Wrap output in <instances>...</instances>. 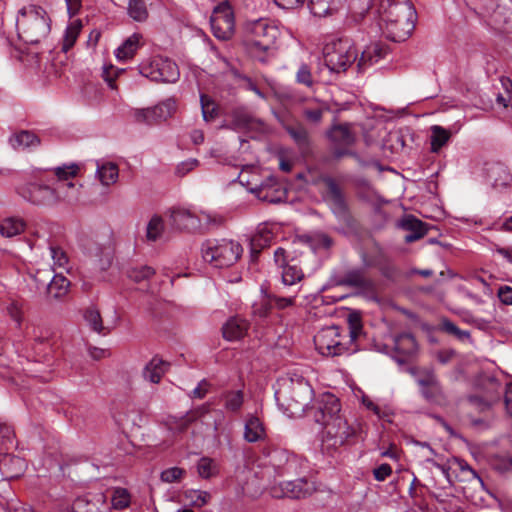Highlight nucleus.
Returning a JSON list of instances; mask_svg holds the SVG:
<instances>
[{"instance_id": "1", "label": "nucleus", "mask_w": 512, "mask_h": 512, "mask_svg": "<svg viewBox=\"0 0 512 512\" xmlns=\"http://www.w3.org/2000/svg\"><path fill=\"white\" fill-rule=\"evenodd\" d=\"M416 10L408 0H382L377 9V23L386 38L405 41L415 28Z\"/></svg>"}, {"instance_id": "2", "label": "nucleus", "mask_w": 512, "mask_h": 512, "mask_svg": "<svg viewBox=\"0 0 512 512\" xmlns=\"http://www.w3.org/2000/svg\"><path fill=\"white\" fill-rule=\"evenodd\" d=\"M361 333L360 317L357 314H350L348 328L341 329L335 325L324 327L314 336V344L323 356L350 354L357 350L355 341Z\"/></svg>"}, {"instance_id": "3", "label": "nucleus", "mask_w": 512, "mask_h": 512, "mask_svg": "<svg viewBox=\"0 0 512 512\" xmlns=\"http://www.w3.org/2000/svg\"><path fill=\"white\" fill-rule=\"evenodd\" d=\"M274 396L279 408L287 416L297 418L308 410L313 389L302 375L289 373L277 380Z\"/></svg>"}, {"instance_id": "4", "label": "nucleus", "mask_w": 512, "mask_h": 512, "mask_svg": "<svg viewBox=\"0 0 512 512\" xmlns=\"http://www.w3.org/2000/svg\"><path fill=\"white\" fill-rule=\"evenodd\" d=\"M18 36L28 44H37L51 30V19L44 8L29 4L21 8L16 19Z\"/></svg>"}, {"instance_id": "5", "label": "nucleus", "mask_w": 512, "mask_h": 512, "mask_svg": "<svg viewBox=\"0 0 512 512\" xmlns=\"http://www.w3.org/2000/svg\"><path fill=\"white\" fill-rule=\"evenodd\" d=\"M245 45L249 54L259 61L265 60V55L274 48L280 37L279 26L269 19H258L246 26Z\"/></svg>"}, {"instance_id": "6", "label": "nucleus", "mask_w": 512, "mask_h": 512, "mask_svg": "<svg viewBox=\"0 0 512 512\" xmlns=\"http://www.w3.org/2000/svg\"><path fill=\"white\" fill-rule=\"evenodd\" d=\"M243 253L241 244L230 239H209L201 247L202 258L215 268L234 265Z\"/></svg>"}, {"instance_id": "7", "label": "nucleus", "mask_w": 512, "mask_h": 512, "mask_svg": "<svg viewBox=\"0 0 512 512\" xmlns=\"http://www.w3.org/2000/svg\"><path fill=\"white\" fill-rule=\"evenodd\" d=\"M170 225L177 230L198 231L217 226L222 218L213 212L193 211L184 207H173L168 211Z\"/></svg>"}, {"instance_id": "8", "label": "nucleus", "mask_w": 512, "mask_h": 512, "mask_svg": "<svg viewBox=\"0 0 512 512\" xmlns=\"http://www.w3.org/2000/svg\"><path fill=\"white\" fill-rule=\"evenodd\" d=\"M324 62L332 72H343L357 60L358 52L350 39H339L324 48Z\"/></svg>"}, {"instance_id": "9", "label": "nucleus", "mask_w": 512, "mask_h": 512, "mask_svg": "<svg viewBox=\"0 0 512 512\" xmlns=\"http://www.w3.org/2000/svg\"><path fill=\"white\" fill-rule=\"evenodd\" d=\"M138 68L142 76L155 82L174 83L180 76L177 64L162 56H154L143 60Z\"/></svg>"}, {"instance_id": "10", "label": "nucleus", "mask_w": 512, "mask_h": 512, "mask_svg": "<svg viewBox=\"0 0 512 512\" xmlns=\"http://www.w3.org/2000/svg\"><path fill=\"white\" fill-rule=\"evenodd\" d=\"M79 170L78 165L70 164L58 166L53 169L57 177L55 187L56 204L64 202L67 204H75L80 199V188L72 181Z\"/></svg>"}, {"instance_id": "11", "label": "nucleus", "mask_w": 512, "mask_h": 512, "mask_svg": "<svg viewBox=\"0 0 512 512\" xmlns=\"http://www.w3.org/2000/svg\"><path fill=\"white\" fill-rule=\"evenodd\" d=\"M358 425L352 422L344 416H340L326 422L323 426L322 442L328 448L336 449L346 443L351 438H354L358 432Z\"/></svg>"}, {"instance_id": "12", "label": "nucleus", "mask_w": 512, "mask_h": 512, "mask_svg": "<svg viewBox=\"0 0 512 512\" xmlns=\"http://www.w3.org/2000/svg\"><path fill=\"white\" fill-rule=\"evenodd\" d=\"M210 24L213 35L220 40H227L233 35L234 15L226 2H222L214 8Z\"/></svg>"}, {"instance_id": "13", "label": "nucleus", "mask_w": 512, "mask_h": 512, "mask_svg": "<svg viewBox=\"0 0 512 512\" xmlns=\"http://www.w3.org/2000/svg\"><path fill=\"white\" fill-rule=\"evenodd\" d=\"M315 491L313 482L300 478L293 481H284L273 486L270 493L275 498H292L300 499L311 495Z\"/></svg>"}, {"instance_id": "14", "label": "nucleus", "mask_w": 512, "mask_h": 512, "mask_svg": "<svg viewBox=\"0 0 512 512\" xmlns=\"http://www.w3.org/2000/svg\"><path fill=\"white\" fill-rule=\"evenodd\" d=\"M476 385L483 392V395L481 397L471 396L470 401L472 403L483 405L482 409H484L499 400L501 384L495 377L483 374L477 379Z\"/></svg>"}, {"instance_id": "15", "label": "nucleus", "mask_w": 512, "mask_h": 512, "mask_svg": "<svg viewBox=\"0 0 512 512\" xmlns=\"http://www.w3.org/2000/svg\"><path fill=\"white\" fill-rule=\"evenodd\" d=\"M18 193L25 200L37 205H55V187L28 183L18 188Z\"/></svg>"}, {"instance_id": "16", "label": "nucleus", "mask_w": 512, "mask_h": 512, "mask_svg": "<svg viewBox=\"0 0 512 512\" xmlns=\"http://www.w3.org/2000/svg\"><path fill=\"white\" fill-rule=\"evenodd\" d=\"M269 465L277 476L293 475L298 472V458L284 449H273L268 454Z\"/></svg>"}, {"instance_id": "17", "label": "nucleus", "mask_w": 512, "mask_h": 512, "mask_svg": "<svg viewBox=\"0 0 512 512\" xmlns=\"http://www.w3.org/2000/svg\"><path fill=\"white\" fill-rule=\"evenodd\" d=\"M415 381L419 386L422 396L427 401L441 404L445 400L441 385L433 372H422L416 375Z\"/></svg>"}, {"instance_id": "18", "label": "nucleus", "mask_w": 512, "mask_h": 512, "mask_svg": "<svg viewBox=\"0 0 512 512\" xmlns=\"http://www.w3.org/2000/svg\"><path fill=\"white\" fill-rule=\"evenodd\" d=\"M71 509L72 512H108L110 508L106 495L98 491L77 497L73 501Z\"/></svg>"}, {"instance_id": "19", "label": "nucleus", "mask_w": 512, "mask_h": 512, "mask_svg": "<svg viewBox=\"0 0 512 512\" xmlns=\"http://www.w3.org/2000/svg\"><path fill=\"white\" fill-rule=\"evenodd\" d=\"M342 415L338 398L329 393L323 394L318 401L317 412L314 415L315 421L325 426L326 422Z\"/></svg>"}, {"instance_id": "20", "label": "nucleus", "mask_w": 512, "mask_h": 512, "mask_svg": "<svg viewBox=\"0 0 512 512\" xmlns=\"http://www.w3.org/2000/svg\"><path fill=\"white\" fill-rule=\"evenodd\" d=\"M260 200L269 203H278L286 198V192L276 182L274 177H269L259 185L250 188Z\"/></svg>"}, {"instance_id": "21", "label": "nucleus", "mask_w": 512, "mask_h": 512, "mask_svg": "<svg viewBox=\"0 0 512 512\" xmlns=\"http://www.w3.org/2000/svg\"><path fill=\"white\" fill-rule=\"evenodd\" d=\"M325 184L327 187L325 194L326 201L335 215L338 217L343 216L346 211V204L340 189L332 179H326Z\"/></svg>"}, {"instance_id": "22", "label": "nucleus", "mask_w": 512, "mask_h": 512, "mask_svg": "<svg viewBox=\"0 0 512 512\" xmlns=\"http://www.w3.org/2000/svg\"><path fill=\"white\" fill-rule=\"evenodd\" d=\"M487 181L496 189L507 187L512 181L508 169L500 163H494L486 168Z\"/></svg>"}, {"instance_id": "23", "label": "nucleus", "mask_w": 512, "mask_h": 512, "mask_svg": "<svg viewBox=\"0 0 512 512\" xmlns=\"http://www.w3.org/2000/svg\"><path fill=\"white\" fill-rule=\"evenodd\" d=\"M249 328V323L240 317H231L222 327L223 336L229 341L243 338Z\"/></svg>"}, {"instance_id": "24", "label": "nucleus", "mask_w": 512, "mask_h": 512, "mask_svg": "<svg viewBox=\"0 0 512 512\" xmlns=\"http://www.w3.org/2000/svg\"><path fill=\"white\" fill-rule=\"evenodd\" d=\"M387 49L380 43H372L368 45L361 53L357 66L359 70H364L368 66L377 63L380 59L384 58Z\"/></svg>"}, {"instance_id": "25", "label": "nucleus", "mask_w": 512, "mask_h": 512, "mask_svg": "<svg viewBox=\"0 0 512 512\" xmlns=\"http://www.w3.org/2000/svg\"><path fill=\"white\" fill-rule=\"evenodd\" d=\"M142 36L138 33H134L129 36L114 52L116 59L119 62H126L132 59L136 51L141 46Z\"/></svg>"}, {"instance_id": "26", "label": "nucleus", "mask_w": 512, "mask_h": 512, "mask_svg": "<svg viewBox=\"0 0 512 512\" xmlns=\"http://www.w3.org/2000/svg\"><path fill=\"white\" fill-rule=\"evenodd\" d=\"M96 176L103 186L113 185L119 178V168L114 162L97 161Z\"/></svg>"}, {"instance_id": "27", "label": "nucleus", "mask_w": 512, "mask_h": 512, "mask_svg": "<svg viewBox=\"0 0 512 512\" xmlns=\"http://www.w3.org/2000/svg\"><path fill=\"white\" fill-rule=\"evenodd\" d=\"M9 144L15 150H30L40 145V139L38 136L29 131H20L14 133L9 138Z\"/></svg>"}, {"instance_id": "28", "label": "nucleus", "mask_w": 512, "mask_h": 512, "mask_svg": "<svg viewBox=\"0 0 512 512\" xmlns=\"http://www.w3.org/2000/svg\"><path fill=\"white\" fill-rule=\"evenodd\" d=\"M265 428L262 421L255 415L249 414L244 425V439L254 443L264 439Z\"/></svg>"}, {"instance_id": "29", "label": "nucleus", "mask_w": 512, "mask_h": 512, "mask_svg": "<svg viewBox=\"0 0 512 512\" xmlns=\"http://www.w3.org/2000/svg\"><path fill=\"white\" fill-rule=\"evenodd\" d=\"M168 368L169 363L163 361L161 358L154 357L144 367L143 377L145 380L157 384L167 372Z\"/></svg>"}, {"instance_id": "30", "label": "nucleus", "mask_w": 512, "mask_h": 512, "mask_svg": "<svg viewBox=\"0 0 512 512\" xmlns=\"http://www.w3.org/2000/svg\"><path fill=\"white\" fill-rule=\"evenodd\" d=\"M273 234L267 226H259L257 232L250 241L251 257L255 259L262 249L269 246L272 242Z\"/></svg>"}, {"instance_id": "31", "label": "nucleus", "mask_w": 512, "mask_h": 512, "mask_svg": "<svg viewBox=\"0 0 512 512\" xmlns=\"http://www.w3.org/2000/svg\"><path fill=\"white\" fill-rule=\"evenodd\" d=\"M401 227L409 231V233L404 237L405 242L407 243L419 240L427 233V229L424 224L412 216L404 218L401 222Z\"/></svg>"}, {"instance_id": "32", "label": "nucleus", "mask_w": 512, "mask_h": 512, "mask_svg": "<svg viewBox=\"0 0 512 512\" xmlns=\"http://www.w3.org/2000/svg\"><path fill=\"white\" fill-rule=\"evenodd\" d=\"M210 494L206 491L187 489L178 496V501L183 503L184 506L203 507L207 504Z\"/></svg>"}, {"instance_id": "33", "label": "nucleus", "mask_w": 512, "mask_h": 512, "mask_svg": "<svg viewBox=\"0 0 512 512\" xmlns=\"http://www.w3.org/2000/svg\"><path fill=\"white\" fill-rule=\"evenodd\" d=\"M327 135L334 144L339 146H350L355 141V136L348 125H335Z\"/></svg>"}, {"instance_id": "34", "label": "nucleus", "mask_w": 512, "mask_h": 512, "mask_svg": "<svg viewBox=\"0 0 512 512\" xmlns=\"http://www.w3.org/2000/svg\"><path fill=\"white\" fill-rule=\"evenodd\" d=\"M394 350L403 357L413 355L417 350L415 338L409 333H402L393 338Z\"/></svg>"}, {"instance_id": "35", "label": "nucleus", "mask_w": 512, "mask_h": 512, "mask_svg": "<svg viewBox=\"0 0 512 512\" xmlns=\"http://www.w3.org/2000/svg\"><path fill=\"white\" fill-rule=\"evenodd\" d=\"M86 324L96 333L107 335L113 326L104 325L100 312L96 308H88L84 313Z\"/></svg>"}, {"instance_id": "36", "label": "nucleus", "mask_w": 512, "mask_h": 512, "mask_svg": "<svg viewBox=\"0 0 512 512\" xmlns=\"http://www.w3.org/2000/svg\"><path fill=\"white\" fill-rule=\"evenodd\" d=\"M430 131L431 152L438 153L449 142L451 132L439 125L431 126Z\"/></svg>"}, {"instance_id": "37", "label": "nucleus", "mask_w": 512, "mask_h": 512, "mask_svg": "<svg viewBox=\"0 0 512 512\" xmlns=\"http://www.w3.org/2000/svg\"><path fill=\"white\" fill-rule=\"evenodd\" d=\"M43 285L47 286L50 295L54 298H60L68 292L70 282L60 272L56 273L49 282L45 280Z\"/></svg>"}, {"instance_id": "38", "label": "nucleus", "mask_w": 512, "mask_h": 512, "mask_svg": "<svg viewBox=\"0 0 512 512\" xmlns=\"http://www.w3.org/2000/svg\"><path fill=\"white\" fill-rule=\"evenodd\" d=\"M26 224L18 217H8L0 224V233L8 238L17 236L25 230Z\"/></svg>"}, {"instance_id": "39", "label": "nucleus", "mask_w": 512, "mask_h": 512, "mask_svg": "<svg viewBox=\"0 0 512 512\" xmlns=\"http://www.w3.org/2000/svg\"><path fill=\"white\" fill-rule=\"evenodd\" d=\"M221 401L228 412L237 413L244 403V394L241 390L226 391L221 395Z\"/></svg>"}, {"instance_id": "40", "label": "nucleus", "mask_w": 512, "mask_h": 512, "mask_svg": "<svg viewBox=\"0 0 512 512\" xmlns=\"http://www.w3.org/2000/svg\"><path fill=\"white\" fill-rule=\"evenodd\" d=\"M209 411L208 405H202L199 408L195 409L191 413L187 414L185 418H181L179 421H176L174 418H172L169 422V429L171 430H177V431H183L188 426V423L197 417H202L205 413Z\"/></svg>"}, {"instance_id": "41", "label": "nucleus", "mask_w": 512, "mask_h": 512, "mask_svg": "<svg viewBox=\"0 0 512 512\" xmlns=\"http://www.w3.org/2000/svg\"><path fill=\"white\" fill-rule=\"evenodd\" d=\"M165 225L161 216L153 215L146 226V239L149 242L159 240L164 233Z\"/></svg>"}, {"instance_id": "42", "label": "nucleus", "mask_w": 512, "mask_h": 512, "mask_svg": "<svg viewBox=\"0 0 512 512\" xmlns=\"http://www.w3.org/2000/svg\"><path fill=\"white\" fill-rule=\"evenodd\" d=\"M127 13L136 22L146 21L149 15L144 0H128Z\"/></svg>"}, {"instance_id": "43", "label": "nucleus", "mask_w": 512, "mask_h": 512, "mask_svg": "<svg viewBox=\"0 0 512 512\" xmlns=\"http://www.w3.org/2000/svg\"><path fill=\"white\" fill-rule=\"evenodd\" d=\"M302 270L296 264H287L281 271V279L284 286H293L303 278Z\"/></svg>"}, {"instance_id": "44", "label": "nucleus", "mask_w": 512, "mask_h": 512, "mask_svg": "<svg viewBox=\"0 0 512 512\" xmlns=\"http://www.w3.org/2000/svg\"><path fill=\"white\" fill-rule=\"evenodd\" d=\"M153 107L156 120L159 123L171 117L175 113L177 105L174 98H167Z\"/></svg>"}, {"instance_id": "45", "label": "nucleus", "mask_w": 512, "mask_h": 512, "mask_svg": "<svg viewBox=\"0 0 512 512\" xmlns=\"http://www.w3.org/2000/svg\"><path fill=\"white\" fill-rule=\"evenodd\" d=\"M49 252L53 260V269H60L62 271L69 270V258L62 248L50 246Z\"/></svg>"}, {"instance_id": "46", "label": "nucleus", "mask_w": 512, "mask_h": 512, "mask_svg": "<svg viewBox=\"0 0 512 512\" xmlns=\"http://www.w3.org/2000/svg\"><path fill=\"white\" fill-rule=\"evenodd\" d=\"M82 28V22L80 20L72 21L65 30L63 49L69 50L75 43Z\"/></svg>"}, {"instance_id": "47", "label": "nucleus", "mask_w": 512, "mask_h": 512, "mask_svg": "<svg viewBox=\"0 0 512 512\" xmlns=\"http://www.w3.org/2000/svg\"><path fill=\"white\" fill-rule=\"evenodd\" d=\"M15 433L11 426L0 423V454L14 447Z\"/></svg>"}, {"instance_id": "48", "label": "nucleus", "mask_w": 512, "mask_h": 512, "mask_svg": "<svg viewBox=\"0 0 512 512\" xmlns=\"http://www.w3.org/2000/svg\"><path fill=\"white\" fill-rule=\"evenodd\" d=\"M132 117L135 122L152 125L158 123L155 116L154 107L137 108L132 111Z\"/></svg>"}, {"instance_id": "49", "label": "nucleus", "mask_w": 512, "mask_h": 512, "mask_svg": "<svg viewBox=\"0 0 512 512\" xmlns=\"http://www.w3.org/2000/svg\"><path fill=\"white\" fill-rule=\"evenodd\" d=\"M298 292L299 288L287 296L270 294L269 299L271 300L273 307L283 310L294 305Z\"/></svg>"}, {"instance_id": "50", "label": "nucleus", "mask_w": 512, "mask_h": 512, "mask_svg": "<svg viewBox=\"0 0 512 512\" xmlns=\"http://www.w3.org/2000/svg\"><path fill=\"white\" fill-rule=\"evenodd\" d=\"M131 497L125 488H116L111 498L112 507L115 509H124L129 506Z\"/></svg>"}, {"instance_id": "51", "label": "nucleus", "mask_w": 512, "mask_h": 512, "mask_svg": "<svg viewBox=\"0 0 512 512\" xmlns=\"http://www.w3.org/2000/svg\"><path fill=\"white\" fill-rule=\"evenodd\" d=\"M295 80L298 84L304 85L307 88H312L314 85V78L310 67L306 63L300 64L295 75Z\"/></svg>"}, {"instance_id": "52", "label": "nucleus", "mask_w": 512, "mask_h": 512, "mask_svg": "<svg viewBox=\"0 0 512 512\" xmlns=\"http://www.w3.org/2000/svg\"><path fill=\"white\" fill-rule=\"evenodd\" d=\"M154 273L155 270L150 266H135L129 269L128 277L135 282H141L149 279Z\"/></svg>"}, {"instance_id": "53", "label": "nucleus", "mask_w": 512, "mask_h": 512, "mask_svg": "<svg viewBox=\"0 0 512 512\" xmlns=\"http://www.w3.org/2000/svg\"><path fill=\"white\" fill-rule=\"evenodd\" d=\"M441 328L445 332L454 335L457 339L461 341H469L470 333L466 330L459 329L452 321L448 319H443L441 322Z\"/></svg>"}, {"instance_id": "54", "label": "nucleus", "mask_w": 512, "mask_h": 512, "mask_svg": "<svg viewBox=\"0 0 512 512\" xmlns=\"http://www.w3.org/2000/svg\"><path fill=\"white\" fill-rule=\"evenodd\" d=\"M331 3L332 0H309L308 6L314 16L324 17L329 13Z\"/></svg>"}, {"instance_id": "55", "label": "nucleus", "mask_w": 512, "mask_h": 512, "mask_svg": "<svg viewBox=\"0 0 512 512\" xmlns=\"http://www.w3.org/2000/svg\"><path fill=\"white\" fill-rule=\"evenodd\" d=\"M197 471L202 478H209L217 473V465L212 459L203 457L197 464Z\"/></svg>"}, {"instance_id": "56", "label": "nucleus", "mask_w": 512, "mask_h": 512, "mask_svg": "<svg viewBox=\"0 0 512 512\" xmlns=\"http://www.w3.org/2000/svg\"><path fill=\"white\" fill-rule=\"evenodd\" d=\"M200 103H201V109H202V115L203 119L206 122H209L213 120L216 116V105L215 103L206 95L201 94L200 95Z\"/></svg>"}, {"instance_id": "57", "label": "nucleus", "mask_w": 512, "mask_h": 512, "mask_svg": "<svg viewBox=\"0 0 512 512\" xmlns=\"http://www.w3.org/2000/svg\"><path fill=\"white\" fill-rule=\"evenodd\" d=\"M186 474V471L179 467H170L161 472L160 478L165 483L179 482Z\"/></svg>"}, {"instance_id": "58", "label": "nucleus", "mask_w": 512, "mask_h": 512, "mask_svg": "<svg viewBox=\"0 0 512 512\" xmlns=\"http://www.w3.org/2000/svg\"><path fill=\"white\" fill-rule=\"evenodd\" d=\"M491 465L500 473H512V457L495 456L491 460Z\"/></svg>"}, {"instance_id": "59", "label": "nucleus", "mask_w": 512, "mask_h": 512, "mask_svg": "<svg viewBox=\"0 0 512 512\" xmlns=\"http://www.w3.org/2000/svg\"><path fill=\"white\" fill-rule=\"evenodd\" d=\"M232 118L236 129L248 128L251 122V117L242 109L233 111Z\"/></svg>"}, {"instance_id": "60", "label": "nucleus", "mask_w": 512, "mask_h": 512, "mask_svg": "<svg viewBox=\"0 0 512 512\" xmlns=\"http://www.w3.org/2000/svg\"><path fill=\"white\" fill-rule=\"evenodd\" d=\"M332 245L331 238L323 233L315 234L311 239V248L314 251H318L320 249H328Z\"/></svg>"}, {"instance_id": "61", "label": "nucleus", "mask_w": 512, "mask_h": 512, "mask_svg": "<svg viewBox=\"0 0 512 512\" xmlns=\"http://www.w3.org/2000/svg\"><path fill=\"white\" fill-rule=\"evenodd\" d=\"M272 308L273 304L269 299V295H267L260 303L254 305L253 313L260 318H264L268 316Z\"/></svg>"}, {"instance_id": "62", "label": "nucleus", "mask_w": 512, "mask_h": 512, "mask_svg": "<svg viewBox=\"0 0 512 512\" xmlns=\"http://www.w3.org/2000/svg\"><path fill=\"white\" fill-rule=\"evenodd\" d=\"M199 165V161L195 158H190L180 162L176 167V174L178 176H185L190 171L194 170Z\"/></svg>"}, {"instance_id": "63", "label": "nucleus", "mask_w": 512, "mask_h": 512, "mask_svg": "<svg viewBox=\"0 0 512 512\" xmlns=\"http://www.w3.org/2000/svg\"><path fill=\"white\" fill-rule=\"evenodd\" d=\"M7 313L10 316V318L16 322L18 326L21 325L23 319V311L18 303H10L9 306L7 307Z\"/></svg>"}, {"instance_id": "64", "label": "nucleus", "mask_w": 512, "mask_h": 512, "mask_svg": "<svg viewBox=\"0 0 512 512\" xmlns=\"http://www.w3.org/2000/svg\"><path fill=\"white\" fill-rule=\"evenodd\" d=\"M498 297L505 305H512V287L501 286L498 290Z\"/></svg>"}]
</instances>
